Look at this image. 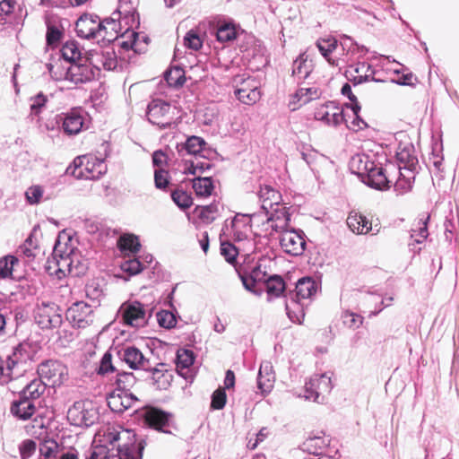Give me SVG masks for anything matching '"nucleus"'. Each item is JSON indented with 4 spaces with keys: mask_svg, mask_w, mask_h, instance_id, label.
I'll return each mask as SVG.
<instances>
[{
    "mask_svg": "<svg viewBox=\"0 0 459 459\" xmlns=\"http://www.w3.org/2000/svg\"><path fill=\"white\" fill-rule=\"evenodd\" d=\"M39 350V344L27 338L11 348L5 356L0 354V385H7L14 379V370L21 374L30 361H33Z\"/></svg>",
    "mask_w": 459,
    "mask_h": 459,
    "instance_id": "f257e3e1",
    "label": "nucleus"
},
{
    "mask_svg": "<svg viewBox=\"0 0 459 459\" xmlns=\"http://www.w3.org/2000/svg\"><path fill=\"white\" fill-rule=\"evenodd\" d=\"M153 307L144 304L137 299H128L123 302L117 317L119 324L134 329L145 327L152 316Z\"/></svg>",
    "mask_w": 459,
    "mask_h": 459,
    "instance_id": "f03ea898",
    "label": "nucleus"
},
{
    "mask_svg": "<svg viewBox=\"0 0 459 459\" xmlns=\"http://www.w3.org/2000/svg\"><path fill=\"white\" fill-rule=\"evenodd\" d=\"M134 417L143 427L165 434H171L170 428L175 426L174 415L157 406L148 405L137 409Z\"/></svg>",
    "mask_w": 459,
    "mask_h": 459,
    "instance_id": "7ed1b4c3",
    "label": "nucleus"
},
{
    "mask_svg": "<svg viewBox=\"0 0 459 459\" xmlns=\"http://www.w3.org/2000/svg\"><path fill=\"white\" fill-rule=\"evenodd\" d=\"M100 18L95 13H83L75 22L76 35L84 39H92L101 37L98 44H111L115 38H108L107 34L108 27L104 26V22H100Z\"/></svg>",
    "mask_w": 459,
    "mask_h": 459,
    "instance_id": "20e7f679",
    "label": "nucleus"
},
{
    "mask_svg": "<svg viewBox=\"0 0 459 459\" xmlns=\"http://www.w3.org/2000/svg\"><path fill=\"white\" fill-rule=\"evenodd\" d=\"M99 410L91 400L76 401L67 411L68 420L77 427H91L99 420Z\"/></svg>",
    "mask_w": 459,
    "mask_h": 459,
    "instance_id": "39448f33",
    "label": "nucleus"
},
{
    "mask_svg": "<svg viewBox=\"0 0 459 459\" xmlns=\"http://www.w3.org/2000/svg\"><path fill=\"white\" fill-rule=\"evenodd\" d=\"M117 358L119 362L126 364L134 371H145L150 368V359H147L142 351L132 343L116 345Z\"/></svg>",
    "mask_w": 459,
    "mask_h": 459,
    "instance_id": "423d86ee",
    "label": "nucleus"
},
{
    "mask_svg": "<svg viewBox=\"0 0 459 459\" xmlns=\"http://www.w3.org/2000/svg\"><path fill=\"white\" fill-rule=\"evenodd\" d=\"M37 374L48 386H59L64 383L67 375L66 367L56 359H46L40 362L37 368Z\"/></svg>",
    "mask_w": 459,
    "mask_h": 459,
    "instance_id": "0eeeda50",
    "label": "nucleus"
},
{
    "mask_svg": "<svg viewBox=\"0 0 459 459\" xmlns=\"http://www.w3.org/2000/svg\"><path fill=\"white\" fill-rule=\"evenodd\" d=\"M124 435L126 436V440L118 445L117 449L118 459H143L146 446L145 438L131 429H126Z\"/></svg>",
    "mask_w": 459,
    "mask_h": 459,
    "instance_id": "6e6552de",
    "label": "nucleus"
},
{
    "mask_svg": "<svg viewBox=\"0 0 459 459\" xmlns=\"http://www.w3.org/2000/svg\"><path fill=\"white\" fill-rule=\"evenodd\" d=\"M281 231L280 245L285 253L298 256L306 249V235L300 229H286Z\"/></svg>",
    "mask_w": 459,
    "mask_h": 459,
    "instance_id": "1a4fd4ad",
    "label": "nucleus"
},
{
    "mask_svg": "<svg viewBox=\"0 0 459 459\" xmlns=\"http://www.w3.org/2000/svg\"><path fill=\"white\" fill-rule=\"evenodd\" d=\"M366 186L376 190H387L391 186V181L385 175V169L373 160H369L368 166L364 169V174L359 178Z\"/></svg>",
    "mask_w": 459,
    "mask_h": 459,
    "instance_id": "9d476101",
    "label": "nucleus"
},
{
    "mask_svg": "<svg viewBox=\"0 0 459 459\" xmlns=\"http://www.w3.org/2000/svg\"><path fill=\"white\" fill-rule=\"evenodd\" d=\"M243 32L240 25L232 19H219L211 22V34L221 43H232Z\"/></svg>",
    "mask_w": 459,
    "mask_h": 459,
    "instance_id": "9b49d317",
    "label": "nucleus"
},
{
    "mask_svg": "<svg viewBox=\"0 0 459 459\" xmlns=\"http://www.w3.org/2000/svg\"><path fill=\"white\" fill-rule=\"evenodd\" d=\"M93 306L76 301L66 310L65 317L74 328H85L93 322Z\"/></svg>",
    "mask_w": 459,
    "mask_h": 459,
    "instance_id": "f8f14e48",
    "label": "nucleus"
},
{
    "mask_svg": "<svg viewBox=\"0 0 459 459\" xmlns=\"http://www.w3.org/2000/svg\"><path fill=\"white\" fill-rule=\"evenodd\" d=\"M170 105L162 100H152L147 106L146 117L148 121L160 129L170 128L172 122L165 117L169 114Z\"/></svg>",
    "mask_w": 459,
    "mask_h": 459,
    "instance_id": "ddd939ff",
    "label": "nucleus"
},
{
    "mask_svg": "<svg viewBox=\"0 0 459 459\" xmlns=\"http://www.w3.org/2000/svg\"><path fill=\"white\" fill-rule=\"evenodd\" d=\"M238 278L240 279L243 287L249 292L260 296L263 290L258 288L257 284L260 281H265L267 273L261 270V264H257L250 271L236 268Z\"/></svg>",
    "mask_w": 459,
    "mask_h": 459,
    "instance_id": "4468645a",
    "label": "nucleus"
},
{
    "mask_svg": "<svg viewBox=\"0 0 459 459\" xmlns=\"http://www.w3.org/2000/svg\"><path fill=\"white\" fill-rule=\"evenodd\" d=\"M83 109L73 108L65 113L57 116L56 122L61 125L62 129L67 135L78 134L83 126Z\"/></svg>",
    "mask_w": 459,
    "mask_h": 459,
    "instance_id": "2eb2a0df",
    "label": "nucleus"
},
{
    "mask_svg": "<svg viewBox=\"0 0 459 459\" xmlns=\"http://www.w3.org/2000/svg\"><path fill=\"white\" fill-rule=\"evenodd\" d=\"M415 148L411 143H399L395 157L399 170L409 173H418L419 160L414 155Z\"/></svg>",
    "mask_w": 459,
    "mask_h": 459,
    "instance_id": "dca6fc26",
    "label": "nucleus"
},
{
    "mask_svg": "<svg viewBox=\"0 0 459 459\" xmlns=\"http://www.w3.org/2000/svg\"><path fill=\"white\" fill-rule=\"evenodd\" d=\"M145 381H151L153 386L159 390H166L169 387L172 380V373L166 368L165 363H159L156 367L150 364V368L145 371Z\"/></svg>",
    "mask_w": 459,
    "mask_h": 459,
    "instance_id": "f3484780",
    "label": "nucleus"
},
{
    "mask_svg": "<svg viewBox=\"0 0 459 459\" xmlns=\"http://www.w3.org/2000/svg\"><path fill=\"white\" fill-rule=\"evenodd\" d=\"M80 62L78 61L67 68L65 78L75 83L93 81L99 74L88 62Z\"/></svg>",
    "mask_w": 459,
    "mask_h": 459,
    "instance_id": "a211bd4d",
    "label": "nucleus"
},
{
    "mask_svg": "<svg viewBox=\"0 0 459 459\" xmlns=\"http://www.w3.org/2000/svg\"><path fill=\"white\" fill-rule=\"evenodd\" d=\"M195 353L189 349L180 348L177 351L175 364L178 374L186 381L193 382L194 375L191 367L195 361Z\"/></svg>",
    "mask_w": 459,
    "mask_h": 459,
    "instance_id": "6ab92c4d",
    "label": "nucleus"
},
{
    "mask_svg": "<svg viewBox=\"0 0 459 459\" xmlns=\"http://www.w3.org/2000/svg\"><path fill=\"white\" fill-rule=\"evenodd\" d=\"M37 403L18 396L10 404V413L18 420L26 421L30 420L37 412Z\"/></svg>",
    "mask_w": 459,
    "mask_h": 459,
    "instance_id": "aec40b11",
    "label": "nucleus"
},
{
    "mask_svg": "<svg viewBox=\"0 0 459 459\" xmlns=\"http://www.w3.org/2000/svg\"><path fill=\"white\" fill-rule=\"evenodd\" d=\"M42 307H39L35 312V322L41 329H51L59 325L62 322L61 316L58 314H50V311L54 312L55 304L50 307L48 304L42 302Z\"/></svg>",
    "mask_w": 459,
    "mask_h": 459,
    "instance_id": "412c9836",
    "label": "nucleus"
},
{
    "mask_svg": "<svg viewBox=\"0 0 459 459\" xmlns=\"http://www.w3.org/2000/svg\"><path fill=\"white\" fill-rule=\"evenodd\" d=\"M205 146L206 141L203 137L197 135H187L185 142L177 143L176 149L178 155L181 157L191 155L195 158H198Z\"/></svg>",
    "mask_w": 459,
    "mask_h": 459,
    "instance_id": "4be33fe9",
    "label": "nucleus"
},
{
    "mask_svg": "<svg viewBox=\"0 0 459 459\" xmlns=\"http://www.w3.org/2000/svg\"><path fill=\"white\" fill-rule=\"evenodd\" d=\"M176 286L171 290L168 295V299L171 310L160 309L156 314L158 325L165 329H172L176 327L178 319L180 318L178 312L172 303Z\"/></svg>",
    "mask_w": 459,
    "mask_h": 459,
    "instance_id": "5701e85b",
    "label": "nucleus"
},
{
    "mask_svg": "<svg viewBox=\"0 0 459 459\" xmlns=\"http://www.w3.org/2000/svg\"><path fill=\"white\" fill-rule=\"evenodd\" d=\"M318 290V283L311 277H302L298 280L294 291L288 296L298 300L312 298Z\"/></svg>",
    "mask_w": 459,
    "mask_h": 459,
    "instance_id": "b1692460",
    "label": "nucleus"
},
{
    "mask_svg": "<svg viewBox=\"0 0 459 459\" xmlns=\"http://www.w3.org/2000/svg\"><path fill=\"white\" fill-rule=\"evenodd\" d=\"M47 32L46 44L51 48H56L65 36V29L60 23L59 18H48L46 20Z\"/></svg>",
    "mask_w": 459,
    "mask_h": 459,
    "instance_id": "393cba45",
    "label": "nucleus"
},
{
    "mask_svg": "<svg viewBox=\"0 0 459 459\" xmlns=\"http://www.w3.org/2000/svg\"><path fill=\"white\" fill-rule=\"evenodd\" d=\"M105 286L104 279L100 278H93L85 284L86 298L95 308L100 306L101 299L105 297Z\"/></svg>",
    "mask_w": 459,
    "mask_h": 459,
    "instance_id": "a878e982",
    "label": "nucleus"
},
{
    "mask_svg": "<svg viewBox=\"0 0 459 459\" xmlns=\"http://www.w3.org/2000/svg\"><path fill=\"white\" fill-rule=\"evenodd\" d=\"M141 377H137L132 371H126L118 369L116 375L111 378L110 385L116 386L114 390L117 392H127L140 380Z\"/></svg>",
    "mask_w": 459,
    "mask_h": 459,
    "instance_id": "bb28decb",
    "label": "nucleus"
},
{
    "mask_svg": "<svg viewBox=\"0 0 459 459\" xmlns=\"http://www.w3.org/2000/svg\"><path fill=\"white\" fill-rule=\"evenodd\" d=\"M329 444L330 439L325 436H309L299 447L305 453L319 456Z\"/></svg>",
    "mask_w": 459,
    "mask_h": 459,
    "instance_id": "cd10ccee",
    "label": "nucleus"
},
{
    "mask_svg": "<svg viewBox=\"0 0 459 459\" xmlns=\"http://www.w3.org/2000/svg\"><path fill=\"white\" fill-rule=\"evenodd\" d=\"M116 345H111L100 358L97 367L95 368V373L100 377H106L109 374L116 373L119 368L113 361V356L117 357Z\"/></svg>",
    "mask_w": 459,
    "mask_h": 459,
    "instance_id": "c85d7f7f",
    "label": "nucleus"
},
{
    "mask_svg": "<svg viewBox=\"0 0 459 459\" xmlns=\"http://www.w3.org/2000/svg\"><path fill=\"white\" fill-rule=\"evenodd\" d=\"M48 384L40 380L39 377L29 382L20 392L17 396L24 397L35 403H38L39 397L44 394Z\"/></svg>",
    "mask_w": 459,
    "mask_h": 459,
    "instance_id": "c756f323",
    "label": "nucleus"
},
{
    "mask_svg": "<svg viewBox=\"0 0 459 459\" xmlns=\"http://www.w3.org/2000/svg\"><path fill=\"white\" fill-rule=\"evenodd\" d=\"M264 282H266V293L269 301L285 296L286 282L281 275L272 274L267 277Z\"/></svg>",
    "mask_w": 459,
    "mask_h": 459,
    "instance_id": "7c9ffc66",
    "label": "nucleus"
},
{
    "mask_svg": "<svg viewBox=\"0 0 459 459\" xmlns=\"http://www.w3.org/2000/svg\"><path fill=\"white\" fill-rule=\"evenodd\" d=\"M268 221H273L271 228L273 231L283 230L289 229L291 214L288 208L281 207L274 209L273 212L267 218Z\"/></svg>",
    "mask_w": 459,
    "mask_h": 459,
    "instance_id": "2f4dec72",
    "label": "nucleus"
},
{
    "mask_svg": "<svg viewBox=\"0 0 459 459\" xmlns=\"http://www.w3.org/2000/svg\"><path fill=\"white\" fill-rule=\"evenodd\" d=\"M312 71V60L307 59V56L305 52L300 53L293 61L291 75L298 79L306 80Z\"/></svg>",
    "mask_w": 459,
    "mask_h": 459,
    "instance_id": "473e14b6",
    "label": "nucleus"
},
{
    "mask_svg": "<svg viewBox=\"0 0 459 459\" xmlns=\"http://www.w3.org/2000/svg\"><path fill=\"white\" fill-rule=\"evenodd\" d=\"M121 253L130 255L136 254L141 248L139 238L133 233H126L120 236L117 243Z\"/></svg>",
    "mask_w": 459,
    "mask_h": 459,
    "instance_id": "72a5a7b5",
    "label": "nucleus"
},
{
    "mask_svg": "<svg viewBox=\"0 0 459 459\" xmlns=\"http://www.w3.org/2000/svg\"><path fill=\"white\" fill-rule=\"evenodd\" d=\"M60 56L65 61L70 63L71 65L78 61H82L83 58L79 43L74 39L68 40L62 46Z\"/></svg>",
    "mask_w": 459,
    "mask_h": 459,
    "instance_id": "f704fd0d",
    "label": "nucleus"
},
{
    "mask_svg": "<svg viewBox=\"0 0 459 459\" xmlns=\"http://www.w3.org/2000/svg\"><path fill=\"white\" fill-rule=\"evenodd\" d=\"M285 310L292 323L301 324V319L305 316V311L300 300L286 296Z\"/></svg>",
    "mask_w": 459,
    "mask_h": 459,
    "instance_id": "c9c22d12",
    "label": "nucleus"
},
{
    "mask_svg": "<svg viewBox=\"0 0 459 459\" xmlns=\"http://www.w3.org/2000/svg\"><path fill=\"white\" fill-rule=\"evenodd\" d=\"M347 225L352 232L357 234H367L372 230L371 221L362 214H350Z\"/></svg>",
    "mask_w": 459,
    "mask_h": 459,
    "instance_id": "e433bc0d",
    "label": "nucleus"
},
{
    "mask_svg": "<svg viewBox=\"0 0 459 459\" xmlns=\"http://www.w3.org/2000/svg\"><path fill=\"white\" fill-rule=\"evenodd\" d=\"M163 78L168 85L174 89L181 88L186 81L185 70L179 65L167 69L163 73Z\"/></svg>",
    "mask_w": 459,
    "mask_h": 459,
    "instance_id": "4c0bfd02",
    "label": "nucleus"
},
{
    "mask_svg": "<svg viewBox=\"0 0 459 459\" xmlns=\"http://www.w3.org/2000/svg\"><path fill=\"white\" fill-rule=\"evenodd\" d=\"M192 186L198 197L212 195L215 187L212 177H196L192 179Z\"/></svg>",
    "mask_w": 459,
    "mask_h": 459,
    "instance_id": "58836bf2",
    "label": "nucleus"
},
{
    "mask_svg": "<svg viewBox=\"0 0 459 459\" xmlns=\"http://www.w3.org/2000/svg\"><path fill=\"white\" fill-rule=\"evenodd\" d=\"M258 196L259 199L263 202L261 207L262 209L265 210L266 213L269 212L268 207L266 205L267 202H269V207L272 208L273 204L279 205L280 200L281 199V194L269 185H264L260 187Z\"/></svg>",
    "mask_w": 459,
    "mask_h": 459,
    "instance_id": "ea45409f",
    "label": "nucleus"
},
{
    "mask_svg": "<svg viewBox=\"0 0 459 459\" xmlns=\"http://www.w3.org/2000/svg\"><path fill=\"white\" fill-rule=\"evenodd\" d=\"M407 173L405 174L403 170H399V178L394 185V190L397 195H403L412 189L417 173Z\"/></svg>",
    "mask_w": 459,
    "mask_h": 459,
    "instance_id": "a19ab883",
    "label": "nucleus"
},
{
    "mask_svg": "<svg viewBox=\"0 0 459 459\" xmlns=\"http://www.w3.org/2000/svg\"><path fill=\"white\" fill-rule=\"evenodd\" d=\"M170 197L174 204L182 211L189 209L193 205V197L186 191L177 188L170 193Z\"/></svg>",
    "mask_w": 459,
    "mask_h": 459,
    "instance_id": "79ce46f5",
    "label": "nucleus"
},
{
    "mask_svg": "<svg viewBox=\"0 0 459 459\" xmlns=\"http://www.w3.org/2000/svg\"><path fill=\"white\" fill-rule=\"evenodd\" d=\"M108 45L103 44L100 46L99 48L90 49L85 52L84 59L85 62H88L99 74L100 72L101 67H103V59H104V49L102 46Z\"/></svg>",
    "mask_w": 459,
    "mask_h": 459,
    "instance_id": "37998d69",
    "label": "nucleus"
},
{
    "mask_svg": "<svg viewBox=\"0 0 459 459\" xmlns=\"http://www.w3.org/2000/svg\"><path fill=\"white\" fill-rule=\"evenodd\" d=\"M234 93L240 102L247 105L254 104L260 99V91L256 87L253 89L237 88Z\"/></svg>",
    "mask_w": 459,
    "mask_h": 459,
    "instance_id": "c03bdc74",
    "label": "nucleus"
},
{
    "mask_svg": "<svg viewBox=\"0 0 459 459\" xmlns=\"http://www.w3.org/2000/svg\"><path fill=\"white\" fill-rule=\"evenodd\" d=\"M123 1L119 0V7L116 10L110 17H106L103 20L100 19V22H104V26L108 27V30L114 33H121L120 19L122 17Z\"/></svg>",
    "mask_w": 459,
    "mask_h": 459,
    "instance_id": "a18cd8bd",
    "label": "nucleus"
},
{
    "mask_svg": "<svg viewBox=\"0 0 459 459\" xmlns=\"http://www.w3.org/2000/svg\"><path fill=\"white\" fill-rule=\"evenodd\" d=\"M122 17L121 19L125 22L126 25L128 26V28L121 33L122 38L125 37V34L130 33L131 30H133V27L134 24H136V28L140 26V18L139 13L133 8L130 7L129 9H124L122 10Z\"/></svg>",
    "mask_w": 459,
    "mask_h": 459,
    "instance_id": "49530a36",
    "label": "nucleus"
},
{
    "mask_svg": "<svg viewBox=\"0 0 459 459\" xmlns=\"http://www.w3.org/2000/svg\"><path fill=\"white\" fill-rule=\"evenodd\" d=\"M19 260L15 255H6L0 258V278L7 279L13 276V266Z\"/></svg>",
    "mask_w": 459,
    "mask_h": 459,
    "instance_id": "de8ad7c7",
    "label": "nucleus"
},
{
    "mask_svg": "<svg viewBox=\"0 0 459 459\" xmlns=\"http://www.w3.org/2000/svg\"><path fill=\"white\" fill-rule=\"evenodd\" d=\"M171 184V178L168 170L160 168L154 170V186L157 189L167 192Z\"/></svg>",
    "mask_w": 459,
    "mask_h": 459,
    "instance_id": "09e8293b",
    "label": "nucleus"
},
{
    "mask_svg": "<svg viewBox=\"0 0 459 459\" xmlns=\"http://www.w3.org/2000/svg\"><path fill=\"white\" fill-rule=\"evenodd\" d=\"M220 249L221 255L225 258L226 262L235 265L238 255V247L230 242H221Z\"/></svg>",
    "mask_w": 459,
    "mask_h": 459,
    "instance_id": "8fccbe9b",
    "label": "nucleus"
},
{
    "mask_svg": "<svg viewBox=\"0 0 459 459\" xmlns=\"http://www.w3.org/2000/svg\"><path fill=\"white\" fill-rule=\"evenodd\" d=\"M341 93L344 97L348 98L351 103H346L345 107L350 108L351 111L360 112L361 106L358 100V98L353 94L351 85L349 82L342 84L341 88Z\"/></svg>",
    "mask_w": 459,
    "mask_h": 459,
    "instance_id": "3c124183",
    "label": "nucleus"
},
{
    "mask_svg": "<svg viewBox=\"0 0 459 459\" xmlns=\"http://www.w3.org/2000/svg\"><path fill=\"white\" fill-rule=\"evenodd\" d=\"M370 157L368 155H357L351 159V169L359 178L364 174V169L368 166Z\"/></svg>",
    "mask_w": 459,
    "mask_h": 459,
    "instance_id": "603ef678",
    "label": "nucleus"
},
{
    "mask_svg": "<svg viewBox=\"0 0 459 459\" xmlns=\"http://www.w3.org/2000/svg\"><path fill=\"white\" fill-rule=\"evenodd\" d=\"M316 47L321 53V55L328 59L329 56L338 47V41L334 38L331 39H318L316 42Z\"/></svg>",
    "mask_w": 459,
    "mask_h": 459,
    "instance_id": "864d4df0",
    "label": "nucleus"
},
{
    "mask_svg": "<svg viewBox=\"0 0 459 459\" xmlns=\"http://www.w3.org/2000/svg\"><path fill=\"white\" fill-rule=\"evenodd\" d=\"M30 114L39 116L43 108L46 107L48 100L47 95H45L42 91L37 93L35 96L30 98Z\"/></svg>",
    "mask_w": 459,
    "mask_h": 459,
    "instance_id": "5fc2aeb1",
    "label": "nucleus"
},
{
    "mask_svg": "<svg viewBox=\"0 0 459 459\" xmlns=\"http://www.w3.org/2000/svg\"><path fill=\"white\" fill-rule=\"evenodd\" d=\"M184 45L192 50H199L203 47V39L195 30H190L184 37Z\"/></svg>",
    "mask_w": 459,
    "mask_h": 459,
    "instance_id": "6e6d98bb",
    "label": "nucleus"
},
{
    "mask_svg": "<svg viewBox=\"0 0 459 459\" xmlns=\"http://www.w3.org/2000/svg\"><path fill=\"white\" fill-rule=\"evenodd\" d=\"M314 378L316 388L319 391V395L329 394L332 391L333 384L331 377L327 375V373L314 375Z\"/></svg>",
    "mask_w": 459,
    "mask_h": 459,
    "instance_id": "4d7b16f0",
    "label": "nucleus"
},
{
    "mask_svg": "<svg viewBox=\"0 0 459 459\" xmlns=\"http://www.w3.org/2000/svg\"><path fill=\"white\" fill-rule=\"evenodd\" d=\"M13 316L11 336L15 335L19 327L27 320V315L23 308L16 307L14 310L10 311Z\"/></svg>",
    "mask_w": 459,
    "mask_h": 459,
    "instance_id": "13d9d810",
    "label": "nucleus"
},
{
    "mask_svg": "<svg viewBox=\"0 0 459 459\" xmlns=\"http://www.w3.org/2000/svg\"><path fill=\"white\" fill-rule=\"evenodd\" d=\"M227 403V394L225 389H216L211 396V409L212 410H221L225 407Z\"/></svg>",
    "mask_w": 459,
    "mask_h": 459,
    "instance_id": "bf43d9fd",
    "label": "nucleus"
},
{
    "mask_svg": "<svg viewBox=\"0 0 459 459\" xmlns=\"http://www.w3.org/2000/svg\"><path fill=\"white\" fill-rule=\"evenodd\" d=\"M43 195V188L39 185L30 186L25 192V198L29 204H39Z\"/></svg>",
    "mask_w": 459,
    "mask_h": 459,
    "instance_id": "052dcab7",
    "label": "nucleus"
},
{
    "mask_svg": "<svg viewBox=\"0 0 459 459\" xmlns=\"http://www.w3.org/2000/svg\"><path fill=\"white\" fill-rule=\"evenodd\" d=\"M143 264L138 258L128 259L121 264L122 271L132 276L143 272Z\"/></svg>",
    "mask_w": 459,
    "mask_h": 459,
    "instance_id": "680f3d73",
    "label": "nucleus"
},
{
    "mask_svg": "<svg viewBox=\"0 0 459 459\" xmlns=\"http://www.w3.org/2000/svg\"><path fill=\"white\" fill-rule=\"evenodd\" d=\"M253 216L255 214L237 213L230 221V228H251Z\"/></svg>",
    "mask_w": 459,
    "mask_h": 459,
    "instance_id": "e2e57ef3",
    "label": "nucleus"
},
{
    "mask_svg": "<svg viewBox=\"0 0 459 459\" xmlns=\"http://www.w3.org/2000/svg\"><path fill=\"white\" fill-rule=\"evenodd\" d=\"M108 405L110 408L111 411L117 412V413H123V400H121L120 393L113 390L108 394L107 397Z\"/></svg>",
    "mask_w": 459,
    "mask_h": 459,
    "instance_id": "0e129e2a",
    "label": "nucleus"
},
{
    "mask_svg": "<svg viewBox=\"0 0 459 459\" xmlns=\"http://www.w3.org/2000/svg\"><path fill=\"white\" fill-rule=\"evenodd\" d=\"M37 443L33 439H26L19 446V452L22 459H29L36 451Z\"/></svg>",
    "mask_w": 459,
    "mask_h": 459,
    "instance_id": "69168bd1",
    "label": "nucleus"
},
{
    "mask_svg": "<svg viewBox=\"0 0 459 459\" xmlns=\"http://www.w3.org/2000/svg\"><path fill=\"white\" fill-rule=\"evenodd\" d=\"M305 397L308 400L319 403V391L316 388L314 376L305 383Z\"/></svg>",
    "mask_w": 459,
    "mask_h": 459,
    "instance_id": "338daca9",
    "label": "nucleus"
},
{
    "mask_svg": "<svg viewBox=\"0 0 459 459\" xmlns=\"http://www.w3.org/2000/svg\"><path fill=\"white\" fill-rule=\"evenodd\" d=\"M117 56L114 48L104 50L103 68L108 71L115 70L117 66Z\"/></svg>",
    "mask_w": 459,
    "mask_h": 459,
    "instance_id": "774afa93",
    "label": "nucleus"
}]
</instances>
